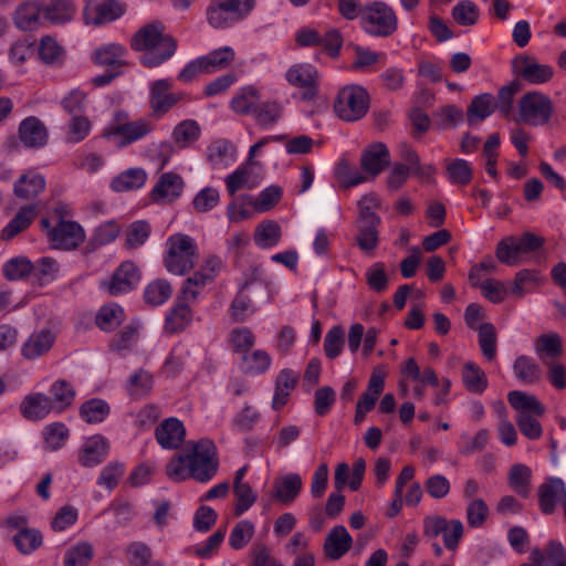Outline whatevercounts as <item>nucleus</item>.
Segmentation results:
<instances>
[{
    "label": "nucleus",
    "instance_id": "f257e3e1",
    "mask_svg": "<svg viewBox=\"0 0 566 566\" xmlns=\"http://www.w3.org/2000/svg\"><path fill=\"white\" fill-rule=\"evenodd\" d=\"M188 452L171 458L166 467L167 475L175 482L193 479L206 483L213 479L219 469L218 450L214 442L208 438L188 443Z\"/></svg>",
    "mask_w": 566,
    "mask_h": 566
},
{
    "label": "nucleus",
    "instance_id": "f03ea898",
    "mask_svg": "<svg viewBox=\"0 0 566 566\" xmlns=\"http://www.w3.org/2000/svg\"><path fill=\"white\" fill-rule=\"evenodd\" d=\"M177 45V40L165 32V25L160 21L144 25L130 39V48L144 52L142 63L149 69L169 60L176 53Z\"/></svg>",
    "mask_w": 566,
    "mask_h": 566
},
{
    "label": "nucleus",
    "instance_id": "7ed1b4c3",
    "mask_svg": "<svg viewBox=\"0 0 566 566\" xmlns=\"http://www.w3.org/2000/svg\"><path fill=\"white\" fill-rule=\"evenodd\" d=\"M167 247L164 264L169 273L184 275L193 269L199 254L198 247L192 238L176 233L168 238Z\"/></svg>",
    "mask_w": 566,
    "mask_h": 566
},
{
    "label": "nucleus",
    "instance_id": "20e7f679",
    "mask_svg": "<svg viewBox=\"0 0 566 566\" xmlns=\"http://www.w3.org/2000/svg\"><path fill=\"white\" fill-rule=\"evenodd\" d=\"M254 6L255 0H211L207 20L212 28L224 29L245 19Z\"/></svg>",
    "mask_w": 566,
    "mask_h": 566
},
{
    "label": "nucleus",
    "instance_id": "39448f33",
    "mask_svg": "<svg viewBox=\"0 0 566 566\" xmlns=\"http://www.w3.org/2000/svg\"><path fill=\"white\" fill-rule=\"evenodd\" d=\"M369 106L367 90L356 84L343 87L334 102L335 114L346 122L359 120L367 114Z\"/></svg>",
    "mask_w": 566,
    "mask_h": 566
},
{
    "label": "nucleus",
    "instance_id": "423d86ee",
    "mask_svg": "<svg viewBox=\"0 0 566 566\" xmlns=\"http://www.w3.org/2000/svg\"><path fill=\"white\" fill-rule=\"evenodd\" d=\"M535 352L548 368L547 377L556 389H564V366L555 363L563 353L562 338L556 333L544 334L535 340Z\"/></svg>",
    "mask_w": 566,
    "mask_h": 566
},
{
    "label": "nucleus",
    "instance_id": "0eeeda50",
    "mask_svg": "<svg viewBox=\"0 0 566 566\" xmlns=\"http://www.w3.org/2000/svg\"><path fill=\"white\" fill-rule=\"evenodd\" d=\"M518 120L530 126L546 125L554 113L552 98L538 91L525 93L518 101Z\"/></svg>",
    "mask_w": 566,
    "mask_h": 566
},
{
    "label": "nucleus",
    "instance_id": "6e6552de",
    "mask_svg": "<svg viewBox=\"0 0 566 566\" xmlns=\"http://www.w3.org/2000/svg\"><path fill=\"white\" fill-rule=\"evenodd\" d=\"M364 29L373 35L388 36L397 30V17L384 2H374L361 11Z\"/></svg>",
    "mask_w": 566,
    "mask_h": 566
},
{
    "label": "nucleus",
    "instance_id": "1a4fd4ad",
    "mask_svg": "<svg viewBox=\"0 0 566 566\" xmlns=\"http://www.w3.org/2000/svg\"><path fill=\"white\" fill-rule=\"evenodd\" d=\"M126 11L122 0H87L83 9L86 24L102 25L120 18Z\"/></svg>",
    "mask_w": 566,
    "mask_h": 566
},
{
    "label": "nucleus",
    "instance_id": "9d476101",
    "mask_svg": "<svg viewBox=\"0 0 566 566\" xmlns=\"http://www.w3.org/2000/svg\"><path fill=\"white\" fill-rule=\"evenodd\" d=\"M153 129L154 125L146 119L120 122L119 118H117V122L107 128L105 136L113 137L118 147H125L142 139L153 132Z\"/></svg>",
    "mask_w": 566,
    "mask_h": 566
},
{
    "label": "nucleus",
    "instance_id": "9b49d317",
    "mask_svg": "<svg viewBox=\"0 0 566 566\" xmlns=\"http://www.w3.org/2000/svg\"><path fill=\"white\" fill-rule=\"evenodd\" d=\"M172 82L168 78L155 81L150 86L149 106L153 114L160 117L167 114L177 103L185 99V93H171Z\"/></svg>",
    "mask_w": 566,
    "mask_h": 566
},
{
    "label": "nucleus",
    "instance_id": "f8f14e48",
    "mask_svg": "<svg viewBox=\"0 0 566 566\" xmlns=\"http://www.w3.org/2000/svg\"><path fill=\"white\" fill-rule=\"evenodd\" d=\"M513 73L532 84H544L554 76V69L548 64H541L535 57L520 54L512 61Z\"/></svg>",
    "mask_w": 566,
    "mask_h": 566
},
{
    "label": "nucleus",
    "instance_id": "ddd939ff",
    "mask_svg": "<svg viewBox=\"0 0 566 566\" xmlns=\"http://www.w3.org/2000/svg\"><path fill=\"white\" fill-rule=\"evenodd\" d=\"M48 239L52 248L67 251L84 242L85 232L77 222L61 220L53 229H49Z\"/></svg>",
    "mask_w": 566,
    "mask_h": 566
},
{
    "label": "nucleus",
    "instance_id": "4468645a",
    "mask_svg": "<svg viewBox=\"0 0 566 566\" xmlns=\"http://www.w3.org/2000/svg\"><path fill=\"white\" fill-rule=\"evenodd\" d=\"M140 281V271L132 261L123 262L113 273L109 281L103 282V287L112 296L128 293L134 290Z\"/></svg>",
    "mask_w": 566,
    "mask_h": 566
},
{
    "label": "nucleus",
    "instance_id": "2eb2a0df",
    "mask_svg": "<svg viewBox=\"0 0 566 566\" xmlns=\"http://www.w3.org/2000/svg\"><path fill=\"white\" fill-rule=\"evenodd\" d=\"M286 81L296 87L303 88L302 99L311 101L317 94V71L308 64H296L285 74Z\"/></svg>",
    "mask_w": 566,
    "mask_h": 566
},
{
    "label": "nucleus",
    "instance_id": "dca6fc26",
    "mask_svg": "<svg viewBox=\"0 0 566 566\" xmlns=\"http://www.w3.org/2000/svg\"><path fill=\"white\" fill-rule=\"evenodd\" d=\"M19 410L22 417L30 421L43 420L51 412H54L51 397L43 392L27 395L20 402Z\"/></svg>",
    "mask_w": 566,
    "mask_h": 566
},
{
    "label": "nucleus",
    "instance_id": "f3484780",
    "mask_svg": "<svg viewBox=\"0 0 566 566\" xmlns=\"http://www.w3.org/2000/svg\"><path fill=\"white\" fill-rule=\"evenodd\" d=\"M566 499V488L563 480L551 478L538 488V503L544 514H552L558 503Z\"/></svg>",
    "mask_w": 566,
    "mask_h": 566
},
{
    "label": "nucleus",
    "instance_id": "a211bd4d",
    "mask_svg": "<svg viewBox=\"0 0 566 566\" xmlns=\"http://www.w3.org/2000/svg\"><path fill=\"white\" fill-rule=\"evenodd\" d=\"M389 157V150L385 144L374 143L363 150L360 167L375 178L388 166Z\"/></svg>",
    "mask_w": 566,
    "mask_h": 566
},
{
    "label": "nucleus",
    "instance_id": "6ab92c4d",
    "mask_svg": "<svg viewBox=\"0 0 566 566\" xmlns=\"http://www.w3.org/2000/svg\"><path fill=\"white\" fill-rule=\"evenodd\" d=\"M19 138L28 148L43 147L48 142V129L36 117L30 116L19 125Z\"/></svg>",
    "mask_w": 566,
    "mask_h": 566
},
{
    "label": "nucleus",
    "instance_id": "aec40b11",
    "mask_svg": "<svg viewBox=\"0 0 566 566\" xmlns=\"http://www.w3.org/2000/svg\"><path fill=\"white\" fill-rule=\"evenodd\" d=\"M184 186V180L178 174L165 172L153 188L150 197L156 202H171L181 195Z\"/></svg>",
    "mask_w": 566,
    "mask_h": 566
},
{
    "label": "nucleus",
    "instance_id": "412c9836",
    "mask_svg": "<svg viewBox=\"0 0 566 566\" xmlns=\"http://www.w3.org/2000/svg\"><path fill=\"white\" fill-rule=\"evenodd\" d=\"M157 442L165 449H177L185 440L186 430L177 418L164 420L155 431Z\"/></svg>",
    "mask_w": 566,
    "mask_h": 566
},
{
    "label": "nucleus",
    "instance_id": "4be33fe9",
    "mask_svg": "<svg viewBox=\"0 0 566 566\" xmlns=\"http://www.w3.org/2000/svg\"><path fill=\"white\" fill-rule=\"evenodd\" d=\"M353 538L343 525L334 526L324 542V553L332 560L343 557L352 547Z\"/></svg>",
    "mask_w": 566,
    "mask_h": 566
},
{
    "label": "nucleus",
    "instance_id": "5701e85b",
    "mask_svg": "<svg viewBox=\"0 0 566 566\" xmlns=\"http://www.w3.org/2000/svg\"><path fill=\"white\" fill-rule=\"evenodd\" d=\"M55 342V335L51 329H41L30 335L21 348L22 356L27 359H36L46 354Z\"/></svg>",
    "mask_w": 566,
    "mask_h": 566
},
{
    "label": "nucleus",
    "instance_id": "b1692460",
    "mask_svg": "<svg viewBox=\"0 0 566 566\" xmlns=\"http://www.w3.org/2000/svg\"><path fill=\"white\" fill-rule=\"evenodd\" d=\"M302 479L297 473L277 478L273 484V497L282 503L293 502L302 490Z\"/></svg>",
    "mask_w": 566,
    "mask_h": 566
},
{
    "label": "nucleus",
    "instance_id": "393cba45",
    "mask_svg": "<svg viewBox=\"0 0 566 566\" xmlns=\"http://www.w3.org/2000/svg\"><path fill=\"white\" fill-rule=\"evenodd\" d=\"M507 401L517 411V415L541 417L545 412L543 403L534 395L524 391L513 390L509 392Z\"/></svg>",
    "mask_w": 566,
    "mask_h": 566
},
{
    "label": "nucleus",
    "instance_id": "a878e982",
    "mask_svg": "<svg viewBox=\"0 0 566 566\" xmlns=\"http://www.w3.org/2000/svg\"><path fill=\"white\" fill-rule=\"evenodd\" d=\"M36 217V206L28 205L22 207L14 218L2 229L1 240L9 241L20 232L30 227Z\"/></svg>",
    "mask_w": 566,
    "mask_h": 566
},
{
    "label": "nucleus",
    "instance_id": "bb28decb",
    "mask_svg": "<svg viewBox=\"0 0 566 566\" xmlns=\"http://www.w3.org/2000/svg\"><path fill=\"white\" fill-rule=\"evenodd\" d=\"M107 450L108 443L103 437H92L83 446L78 461L83 467H95L104 461Z\"/></svg>",
    "mask_w": 566,
    "mask_h": 566
},
{
    "label": "nucleus",
    "instance_id": "cd10ccee",
    "mask_svg": "<svg viewBox=\"0 0 566 566\" xmlns=\"http://www.w3.org/2000/svg\"><path fill=\"white\" fill-rule=\"evenodd\" d=\"M45 188L44 178L35 172H27L14 182V195L23 200H31L39 196Z\"/></svg>",
    "mask_w": 566,
    "mask_h": 566
},
{
    "label": "nucleus",
    "instance_id": "c85d7f7f",
    "mask_svg": "<svg viewBox=\"0 0 566 566\" xmlns=\"http://www.w3.org/2000/svg\"><path fill=\"white\" fill-rule=\"evenodd\" d=\"M543 275L536 269H523L515 274L510 292L517 298L537 289L543 283Z\"/></svg>",
    "mask_w": 566,
    "mask_h": 566
},
{
    "label": "nucleus",
    "instance_id": "c756f323",
    "mask_svg": "<svg viewBox=\"0 0 566 566\" xmlns=\"http://www.w3.org/2000/svg\"><path fill=\"white\" fill-rule=\"evenodd\" d=\"M297 384V376L290 369H283L275 380V392L272 400V408L280 410L289 400L291 391Z\"/></svg>",
    "mask_w": 566,
    "mask_h": 566
},
{
    "label": "nucleus",
    "instance_id": "7c9ffc66",
    "mask_svg": "<svg viewBox=\"0 0 566 566\" xmlns=\"http://www.w3.org/2000/svg\"><path fill=\"white\" fill-rule=\"evenodd\" d=\"M190 301H184L180 295L177 297V303L170 310L166 317V329L170 333L181 332L188 326L192 319V313L189 307Z\"/></svg>",
    "mask_w": 566,
    "mask_h": 566
},
{
    "label": "nucleus",
    "instance_id": "2f4dec72",
    "mask_svg": "<svg viewBox=\"0 0 566 566\" xmlns=\"http://www.w3.org/2000/svg\"><path fill=\"white\" fill-rule=\"evenodd\" d=\"M75 13L74 4L71 0H52L42 8L44 19L52 24H63L73 19Z\"/></svg>",
    "mask_w": 566,
    "mask_h": 566
},
{
    "label": "nucleus",
    "instance_id": "473e14b6",
    "mask_svg": "<svg viewBox=\"0 0 566 566\" xmlns=\"http://www.w3.org/2000/svg\"><path fill=\"white\" fill-rule=\"evenodd\" d=\"M281 238V227L273 220H263L260 222L256 226L253 235L254 243L261 249L275 247L280 242Z\"/></svg>",
    "mask_w": 566,
    "mask_h": 566
},
{
    "label": "nucleus",
    "instance_id": "72a5a7b5",
    "mask_svg": "<svg viewBox=\"0 0 566 566\" xmlns=\"http://www.w3.org/2000/svg\"><path fill=\"white\" fill-rule=\"evenodd\" d=\"M51 403L54 408V412H62L66 410L75 398L74 387L64 379L54 381L50 387Z\"/></svg>",
    "mask_w": 566,
    "mask_h": 566
},
{
    "label": "nucleus",
    "instance_id": "f704fd0d",
    "mask_svg": "<svg viewBox=\"0 0 566 566\" xmlns=\"http://www.w3.org/2000/svg\"><path fill=\"white\" fill-rule=\"evenodd\" d=\"M126 50L124 46L115 43H111L97 49L94 52L93 61L101 66H107L111 69H119L126 63L123 60Z\"/></svg>",
    "mask_w": 566,
    "mask_h": 566
},
{
    "label": "nucleus",
    "instance_id": "c9c22d12",
    "mask_svg": "<svg viewBox=\"0 0 566 566\" xmlns=\"http://www.w3.org/2000/svg\"><path fill=\"white\" fill-rule=\"evenodd\" d=\"M147 174L143 168H129L112 180V189L118 192L139 189L145 185Z\"/></svg>",
    "mask_w": 566,
    "mask_h": 566
},
{
    "label": "nucleus",
    "instance_id": "e433bc0d",
    "mask_svg": "<svg viewBox=\"0 0 566 566\" xmlns=\"http://www.w3.org/2000/svg\"><path fill=\"white\" fill-rule=\"evenodd\" d=\"M462 381L472 394H482L488 387L485 373L473 361H467L462 368Z\"/></svg>",
    "mask_w": 566,
    "mask_h": 566
},
{
    "label": "nucleus",
    "instance_id": "4c0bfd02",
    "mask_svg": "<svg viewBox=\"0 0 566 566\" xmlns=\"http://www.w3.org/2000/svg\"><path fill=\"white\" fill-rule=\"evenodd\" d=\"M495 111L493 105V95L483 93L475 96L468 109L467 118L470 126L475 125L478 122L485 119Z\"/></svg>",
    "mask_w": 566,
    "mask_h": 566
},
{
    "label": "nucleus",
    "instance_id": "58836bf2",
    "mask_svg": "<svg viewBox=\"0 0 566 566\" xmlns=\"http://www.w3.org/2000/svg\"><path fill=\"white\" fill-rule=\"evenodd\" d=\"M515 376L525 385L538 382L542 378V369L538 364L528 356H518L514 364Z\"/></svg>",
    "mask_w": 566,
    "mask_h": 566
},
{
    "label": "nucleus",
    "instance_id": "ea45409f",
    "mask_svg": "<svg viewBox=\"0 0 566 566\" xmlns=\"http://www.w3.org/2000/svg\"><path fill=\"white\" fill-rule=\"evenodd\" d=\"M119 232H120V226L116 221L111 220V221L102 223L94 231L91 240L88 241L87 245L85 247V252L86 253L93 252L97 248L113 242L118 237Z\"/></svg>",
    "mask_w": 566,
    "mask_h": 566
},
{
    "label": "nucleus",
    "instance_id": "a19ab883",
    "mask_svg": "<svg viewBox=\"0 0 566 566\" xmlns=\"http://www.w3.org/2000/svg\"><path fill=\"white\" fill-rule=\"evenodd\" d=\"M125 318L124 310L116 303L104 305L99 308L95 323L104 332L117 328Z\"/></svg>",
    "mask_w": 566,
    "mask_h": 566
},
{
    "label": "nucleus",
    "instance_id": "79ce46f5",
    "mask_svg": "<svg viewBox=\"0 0 566 566\" xmlns=\"http://www.w3.org/2000/svg\"><path fill=\"white\" fill-rule=\"evenodd\" d=\"M200 60L206 69V73H213L229 66L234 60V51L230 46H223L210 52L207 55L200 56Z\"/></svg>",
    "mask_w": 566,
    "mask_h": 566
},
{
    "label": "nucleus",
    "instance_id": "37998d69",
    "mask_svg": "<svg viewBox=\"0 0 566 566\" xmlns=\"http://www.w3.org/2000/svg\"><path fill=\"white\" fill-rule=\"evenodd\" d=\"M212 281L213 275L211 273H206L203 271L195 272L192 276L185 281L179 293L180 298L193 302L199 296L201 290Z\"/></svg>",
    "mask_w": 566,
    "mask_h": 566
},
{
    "label": "nucleus",
    "instance_id": "c03bdc74",
    "mask_svg": "<svg viewBox=\"0 0 566 566\" xmlns=\"http://www.w3.org/2000/svg\"><path fill=\"white\" fill-rule=\"evenodd\" d=\"M172 293V287L167 280L157 279L150 282L144 291V300L151 306L164 304Z\"/></svg>",
    "mask_w": 566,
    "mask_h": 566
},
{
    "label": "nucleus",
    "instance_id": "a18cd8bd",
    "mask_svg": "<svg viewBox=\"0 0 566 566\" xmlns=\"http://www.w3.org/2000/svg\"><path fill=\"white\" fill-rule=\"evenodd\" d=\"M495 256L499 262L515 266L518 265L523 258L520 253L518 247L515 242V237H505L497 244L495 249Z\"/></svg>",
    "mask_w": 566,
    "mask_h": 566
},
{
    "label": "nucleus",
    "instance_id": "49530a36",
    "mask_svg": "<svg viewBox=\"0 0 566 566\" xmlns=\"http://www.w3.org/2000/svg\"><path fill=\"white\" fill-rule=\"evenodd\" d=\"M109 413V406L99 398L85 401L80 408L81 418L87 423L102 422Z\"/></svg>",
    "mask_w": 566,
    "mask_h": 566
},
{
    "label": "nucleus",
    "instance_id": "de8ad7c7",
    "mask_svg": "<svg viewBox=\"0 0 566 566\" xmlns=\"http://www.w3.org/2000/svg\"><path fill=\"white\" fill-rule=\"evenodd\" d=\"M531 470L525 464H514L510 469L509 484L521 496L530 494Z\"/></svg>",
    "mask_w": 566,
    "mask_h": 566
},
{
    "label": "nucleus",
    "instance_id": "09e8293b",
    "mask_svg": "<svg viewBox=\"0 0 566 566\" xmlns=\"http://www.w3.org/2000/svg\"><path fill=\"white\" fill-rule=\"evenodd\" d=\"M42 534L35 528L22 527L14 536L13 543L21 554H30L42 545Z\"/></svg>",
    "mask_w": 566,
    "mask_h": 566
},
{
    "label": "nucleus",
    "instance_id": "8fccbe9b",
    "mask_svg": "<svg viewBox=\"0 0 566 566\" xmlns=\"http://www.w3.org/2000/svg\"><path fill=\"white\" fill-rule=\"evenodd\" d=\"M283 114V107L277 102H263L258 104L254 111V117L261 127H270L276 124Z\"/></svg>",
    "mask_w": 566,
    "mask_h": 566
},
{
    "label": "nucleus",
    "instance_id": "3c124183",
    "mask_svg": "<svg viewBox=\"0 0 566 566\" xmlns=\"http://www.w3.org/2000/svg\"><path fill=\"white\" fill-rule=\"evenodd\" d=\"M34 270L33 263L25 256H17L8 260L3 265V275L9 281L23 280Z\"/></svg>",
    "mask_w": 566,
    "mask_h": 566
},
{
    "label": "nucleus",
    "instance_id": "603ef678",
    "mask_svg": "<svg viewBox=\"0 0 566 566\" xmlns=\"http://www.w3.org/2000/svg\"><path fill=\"white\" fill-rule=\"evenodd\" d=\"M451 15L459 25L471 27L478 22L480 11L474 2L464 0L452 8Z\"/></svg>",
    "mask_w": 566,
    "mask_h": 566
},
{
    "label": "nucleus",
    "instance_id": "864d4df0",
    "mask_svg": "<svg viewBox=\"0 0 566 566\" xmlns=\"http://www.w3.org/2000/svg\"><path fill=\"white\" fill-rule=\"evenodd\" d=\"M43 436L45 449L56 451L65 444L70 431L64 423L53 422L45 427Z\"/></svg>",
    "mask_w": 566,
    "mask_h": 566
},
{
    "label": "nucleus",
    "instance_id": "5fc2aeb1",
    "mask_svg": "<svg viewBox=\"0 0 566 566\" xmlns=\"http://www.w3.org/2000/svg\"><path fill=\"white\" fill-rule=\"evenodd\" d=\"M522 85L518 81H512L510 84L501 87L496 101L493 99L494 108L504 117H509L513 109L514 96L521 91Z\"/></svg>",
    "mask_w": 566,
    "mask_h": 566
},
{
    "label": "nucleus",
    "instance_id": "6e6d98bb",
    "mask_svg": "<svg viewBox=\"0 0 566 566\" xmlns=\"http://www.w3.org/2000/svg\"><path fill=\"white\" fill-rule=\"evenodd\" d=\"M234 151L235 149L229 140L219 139L208 146L207 160L212 167H217L233 158Z\"/></svg>",
    "mask_w": 566,
    "mask_h": 566
},
{
    "label": "nucleus",
    "instance_id": "4d7b16f0",
    "mask_svg": "<svg viewBox=\"0 0 566 566\" xmlns=\"http://www.w3.org/2000/svg\"><path fill=\"white\" fill-rule=\"evenodd\" d=\"M200 137V126L196 120L186 119L180 122L172 132L175 143L180 147H186Z\"/></svg>",
    "mask_w": 566,
    "mask_h": 566
},
{
    "label": "nucleus",
    "instance_id": "13d9d810",
    "mask_svg": "<svg viewBox=\"0 0 566 566\" xmlns=\"http://www.w3.org/2000/svg\"><path fill=\"white\" fill-rule=\"evenodd\" d=\"M150 232V224L145 220H138L130 223L126 229V248L137 249L142 247L149 238Z\"/></svg>",
    "mask_w": 566,
    "mask_h": 566
},
{
    "label": "nucleus",
    "instance_id": "bf43d9fd",
    "mask_svg": "<svg viewBox=\"0 0 566 566\" xmlns=\"http://www.w3.org/2000/svg\"><path fill=\"white\" fill-rule=\"evenodd\" d=\"M243 371L248 375H259L265 373L271 365V357L265 350H254L252 354L243 355Z\"/></svg>",
    "mask_w": 566,
    "mask_h": 566
},
{
    "label": "nucleus",
    "instance_id": "052dcab7",
    "mask_svg": "<svg viewBox=\"0 0 566 566\" xmlns=\"http://www.w3.org/2000/svg\"><path fill=\"white\" fill-rule=\"evenodd\" d=\"M479 345L483 356L493 360L496 356V331L493 324L482 323L479 328Z\"/></svg>",
    "mask_w": 566,
    "mask_h": 566
},
{
    "label": "nucleus",
    "instance_id": "680f3d73",
    "mask_svg": "<svg viewBox=\"0 0 566 566\" xmlns=\"http://www.w3.org/2000/svg\"><path fill=\"white\" fill-rule=\"evenodd\" d=\"M379 224H364L357 223L356 242L361 251L365 253L373 252L379 242L378 238Z\"/></svg>",
    "mask_w": 566,
    "mask_h": 566
},
{
    "label": "nucleus",
    "instance_id": "e2e57ef3",
    "mask_svg": "<svg viewBox=\"0 0 566 566\" xmlns=\"http://www.w3.org/2000/svg\"><path fill=\"white\" fill-rule=\"evenodd\" d=\"M42 13L35 3H25L20 6L15 11V24L21 30H33L39 21V15Z\"/></svg>",
    "mask_w": 566,
    "mask_h": 566
},
{
    "label": "nucleus",
    "instance_id": "0e129e2a",
    "mask_svg": "<svg viewBox=\"0 0 566 566\" xmlns=\"http://www.w3.org/2000/svg\"><path fill=\"white\" fill-rule=\"evenodd\" d=\"M154 385L153 376L144 369H138L128 380L127 390L133 397H143L147 395Z\"/></svg>",
    "mask_w": 566,
    "mask_h": 566
},
{
    "label": "nucleus",
    "instance_id": "69168bd1",
    "mask_svg": "<svg viewBox=\"0 0 566 566\" xmlns=\"http://www.w3.org/2000/svg\"><path fill=\"white\" fill-rule=\"evenodd\" d=\"M93 546L87 542H82L70 548L64 558L65 566H87L93 558Z\"/></svg>",
    "mask_w": 566,
    "mask_h": 566
},
{
    "label": "nucleus",
    "instance_id": "338daca9",
    "mask_svg": "<svg viewBox=\"0 0 566 566\" xmlns=\"http://www.w3.org/2000/svg\"><path fill=\"white\" fill-rule=\"evenodd\" d=\"M254 525L252 522L243 520L238 522L229 536V544L233 549L243 548L253 537Z\"/></svg>",
    "mask_w": 566,
    "mask_h": 566
},
{
    "label": "nucleus",
    "instance_id": "774afa93",
    "mask_svg": "<svg viewBox=\"0 0 566 566\" xmlns=\"http://www.w3.org/2000/svg\"><path fill=\"white\" fill-rule=\"evenodd\" d=\"M33 266L32 275L40 285L53 281L59 272L57 262L49 256L41 258Z\"/></svg>",
    "mask_w": 566,
    "mask_h": 566
}]
</instances>
